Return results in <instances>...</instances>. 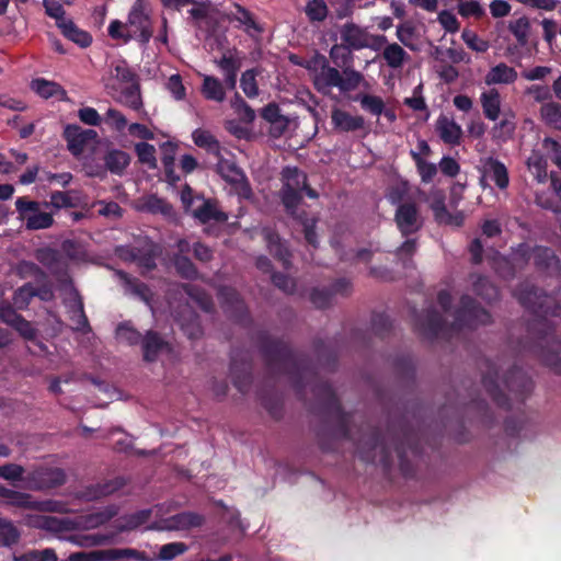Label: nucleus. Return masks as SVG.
<instances>
[{"label":"nucleus","mask_w":561,"mask_h":561,"mask_svg":"<svg viewBox=\"0 0 561 561\" xmlns=\"http://www.w3.org/2000/svg\"><path fill=\"white\" fill-rule=\"evenodd\" d=\"M256 344L267 373L273 377L288 376L299 400L306 402V387L310 385L316 399L313 412L321 420L316 432L320 449L333 451L339 440L352 439V415L343 410L332 386L318 378L310 358L267 331L257 333Z\"/></svg>","instance_id":"nucleus-1"},{"label":"nucleus","mask_w":561,"mask_h":561,"mask_svg":"<svg viewBox=\"0 0 561 561\" xmlns=\"http://www.w3.org/2000/svg\"><path fill=\"white\" fill-rule=\"evenodd\" d=\"M519 304L534 318L527 323L526 348L553 374L561 376V341L556 335L554 323L548 317H559L561 306L556 297L527 282L515 289Z\"/></svg>","instance_id":"nucleus-2"},{"label":"nucleus","mask_w":561,"mask_h":561,"mask_svg":"<svg viewBox=\"0 0 561 561\" xmlns=\"http://www.w3.org/2000/svg\"><path fill=\"white\" fill-rule=\"evenodd\" d=\"M356 451L365 462H379L385 473H389L392 468V451H394L402 476L412 478L415 469L409 456L414 458L421 456V436L404 417H400L389 422L385 434L375 426H367L356 442Z\"/></svg>","instance_id":"nucleus-3"},{"label":"nucleus","mask_w":561,"mask_h":561,"mask_svg":"<svg viewBox=\"0 0 561 561\" xmlns=\"http://www.w3.org/2000/svg\"><path fill=\"white\" fill-rule=\"evenodd\" d=\"M490 312L469 295H462L459 306L454 312V322L448 325L444 317L430 307L421 312H414V331L425 340L433 341L439 336L449 339L454 333L463 329H477L491 322Z\"/></svg>","instance_id":"nucleus-4"},{"label":"nucleus","mask_w":561,"mask_h":561,"mask_svg":"<svg viewBox=\"0 0 561 561\" xmlns=\"http://www.w3.org/2000/svg\"><path fill=\"white\" fill-rule=\"evenodd\" d=\"M282 179L280 201L289 216L296 215L298 206L302 202V192L309 198H318L317 191L308 184L307 174L297 167H285L282 171Z\"/></svg>","instance_id":"nucleus-5"},{"label":"nucleus","mask_w":561,"mask_h":561,"mask_svg":"<svg viewBox=\"0 0 561 561\" xmlns=\"http://www.w3.org/2000/svg\"><path fill=\"white\" fill-rule=\"evenodd\" d=\"M343 75L324 60L320 72L316 76L314 87L323 94H327L331 88H339L341 92H350L355 90L363 80V75L350 67L343 70Z\"/></svg>","instance_id":"nucleus-6"},{"label":"nucleus","mask_w":561,"mask_h":561,"mask_svg":"<svg viewBox=\"0 0 561 561\" xmlns=\"http://www.w3.org/2000/svg\"><path fill=\"white\" fill-rule=\"evenodd\" d=\"M216 158V172L232 187L239 197L250 199L253 196V191L244 171L234 160L226 159L221 153Z\"/></svg>","instance_id":"nucleus-7"},{"label":"nucleus","mask_w":561,"mask_h":561,"mask_svg":"<svg viewBox=\"0 0 561 561\" xmlns=\"http://www.w3.org/2000/svg\"><path fill=\"white\" fill-rule=\"evenodd\" d=\"M517 254L525 262L533 260L534 266L539 273L551 276L561 270V262L551 248L543 245L530 248L527 244H520Z\"/></svg>","instance_id":"nucleus-8"},{"label":"nucleus","mask_w":561,"mask_h":561,"mask_svg":"<svg viewBox=\"0 0 561 561\" xmlns=\"http://www.w3.org/2000/svg\"><path fill=\"white\" fill-rule=\"evenodd\" d=\"M67 477L61 468L39 466L25 476L24 484L32 491H44L61 486Z\"/></svg>","instance_id":"nucleus-9"},{"label":"nucleus","mask_w":561,"mask_h":561,"mask_svg":"<svg viewBox=\"0 0 561 561\" xmlns=\"http://www.w3.org/2000/svg\"><path fill=\"white\" fill-rule=\"evenodd\" d=\"M39 206L38 202L30 201L26 197H19L15 201L16 211L20 219L25 220L26 229L39 230L53 226V215L41 211Z\"/></svg>","instance_id":"nucleus-10"},{"label":"nucleus","mask_w":561,"mask_h":561,"mask_svg":"<svg viewBox=\"0 0 561 561\" xmlns=\"http://www.w3.org/2000/svg\"><path fill=\"white\" fill-rule=\"evenodd\" d=\"M353 289L352 282L348 278L341 277L335 279L329 287H313L309 299L318 309L329 308L335 296L347 297Z\"/></svg>","instance_id":"nucleus-11"},{"label":"nucleus","mask_w":561,"mask_h":561,"mask_svg":"<svg viewBox=\"0 0 561 561\" xmlns=\"http://www.w3.org/2000/svg\"><path fill=\"white\" fill-rule=\"evenodd\" d=\"M252 368V360L248 354H239L236 351L231 353L230 374L232 383L242 394L248 393L251 388Z\"/></svg>","instance_id":"nucleus-12"},{"label":"nucleus","mask_w":561,"mask_h":561,"mask_svg":"<svg viewBox=\"0 0 561 561\" xmlns=\"http://www.w3.org/2000/svg\"><path fill=\"white\" fill-rule=\"evenodd\" d=\"M485 370L482 374V385L491 397L493 402L504 410H511L508 397L503 392L500 386V368L496 363L485 359Z\"/></svg>","instance_id":"nucleus-13"},{"label":"nucleus","mask_w":561,"mask_h":561,"mask_svg":"<svg viewBox=\"0 0 561 561\" xmlns=\"http://www.w3.org/2000/svg\"><path fill=\"white\" fill-rule=\"evenodd\" d=\"M224 16L233 23L234 27L242 30L251 37L264 32L263 25L256 21L255 15L238 2H232L229 10L225 11Z\"/></svg>","instance_id":"nucleus-14"},{"label":"nucleus","mask_w":561,"mask_h":561,"mask_svg":"<svg viewBox=\"0 0 561 561\" xmlns=\"http://www.w3.org/2000/svg\"><path fill=\"white\" fill-rule=\"evenodd\" d=\"M503 383L519 403H524L534 390L533 379L516 365L505 374Z\"/></svg>","instance_id":"nucleus-15"},{"label":"nucleus","mask_w":561,"mask_h":561,"mask_svg":"<svg viewBox=\"0 0 561 561\" xmlns=\"http://www.w3.org/2000/svg\"><path fill=\"white\" fill-rule=\"evenodd\" d=\"M225 312L238 323L250 321V313L240 294L231 287H222L219 291Z\"/></svg>","instance_id":"nucleus-16"},{"label":"nucleus","mask_w":561,"mask_h":561,"mask_svg":"<svg viewBox=\"0 0 561 561\" xmlns=\"http://www.w3.org/2000/svg\"><path fill=\"white\" fill-rule=\"evenodd\" d=\"M394 221L403 237L417 232L423 225L417 206L412 202L402 203L398 206Z\"/></svg>","instance_id":"nucleus-17"},{"label":"nucleus","mask_w":561,"mask_h":561,"mask_svg":"<svg viewBox=\"0 0 561 561\" xmlns=\"http://www.w3.org/2000/svg\"><path fill=\"white\" fill-rule=\"evenodd\" d=\"M62 137L71 154L79 157L83 153L85 146L98 138V133L94 129H83L77 124H68L64 129Z\"/></svg>","instance_id":"nucleus-18"},{"label":"nucleus","mask_w":561,"mask_h":561,"mask_svg":"<svg viewBox=\"0 0 561 561\" xmlns=\"http://www.w3.org/2000/svg\"><path fill=\"white\" fill-rule=\"evenodd\" d=\"M342 44L351 50H360L369 46L370 35L366 28L354 22H347L340 30Z\"/></svg>","instance_id":"nucleus-19"},{"label":"nucleus","mask_w":561,"mask_h":561,"mask_svg":"<svg viewBox=\"0 0 561 561\" xmlns=\"http://www.w3.org/2000/svg\"><path fill=\"white\" fill-rule=\"evenodd\" d=\"M331 124L339 133H353L365 128V118L334 107L331 112Z\"/></svg>","instance_id":"nucleus-20"},{"label":"nucleus","mask_w":561,"mask_h":561,"mask_svg":"<svg viewBox=\"0 0 561 561\" xmlns=\"http://www.w3.org/2000/svg\"><path fill=\"white\" fill-rule=\"evenodd\" d=\"M140 344L144 360L147 363L156 362L159 354L169 347V343L161 336L160 333L153 330L146 332Z\"/></svg>","instance_id":"nucleus-21"},{"label":"nucleus","mask_w":561,"mask_h":561,"mask_svg":"<svg viewBox=\"0 0 561 561\" xmlns=\"http://www.w3.org/2000/svg\"><path fill=\"white\" fill-rule=\"evenodd\" d=\"M483 175L489 178L495 186L503 191L510 185L508 170L503 162L493 157H488L483 163Z\"/></svg>","instance_id":"nucleus-22"},{"label":"nucleus","mask_w":561,"mask_h":561,"mask_svg":"<svg viewBox=\"0 0 561 561\" xmlns=\"http://www.w3.org/2000/svg\"><path fill=\"white\" fill-rule=\"evenodd\" d=\"M436 131L445 144L460 145L462 129L453 118L442 114L436 121Z\"/></svg>","instance_id":"nucleus-23"},{"label":"nucleus","mask_w":561,"mask_h":561,"mask_svg":"<svg viewBox=\"0 0 561 561\" xmlns=\"http://www.w3.org/2000/svg\"><path fill=\"white\" fill-rule=\"evenodd\" d=\"M264 238L267 243L270 253L282 262L285 268L290 265V252L286 244L282 241L279 234L271 229L264 230Z\"/></svg>","instance_id":"nucleus-24"},{"label":"nucleus","mask_w":561,"mask_h":561,"mask_svg":"<svg viewBox=\"0 0 561 561\" xmlns=\"http://www.w3.org/2000/svg\"><path fill=\"white\" fill-rule=\"evenodd\" d=\"M517 71L507 66L505 62H500L492 67L484 77V82L488 85L493 84H510L516 81Z\"/></svg>","instance_id":"nucleus-25"},{"label":"nucleus","mask_w":561,"mask_h":561,"mask_svg":"<svg viewBox=\"0 0 561 561\" xmlns=\"http://www.w3.org/2000/svg\"><path fill=\"white\" fill-rule=\"evenodd\" d=\"M480 102L485 118L494 122L500 117L501 94L495 88L482 92L480 95Z\"/></svg>","instance_id":"nucleus-26"},{"label":"nucleus","mask_w":561,"mask_h":561,"mask_svg":"<svg viewBox=\"0 0 561 561\" xmlns=\"http://www.w3.org/2000/svg\"><path fill=\"white\" fill-rule=\"evenodd\" d=\"M193 216L202 224H208L211 220L217 222H225L228 220L227 214L219 210L214 201L204 198L203 204L193 210Z\"/></svg>","instance_id":"nucleus-27"},{"label":"nucleus","mask_w":561,"mask_h":561,"mask_svg":"<svg viewBox=\"0 0 561 561\" xmlns=\"http://www.w3.org/2000/svg\"><path fill=\"white\" fill-rule=\"evenodd\" d=\"M313 348L317 354L319 363L328 368L334 370L337 364V351L332 343H325L323 340H316Z\"/></svg>","instance_id":"nucleus-28"},{"label":"nucleus","mask_w":561,"mask_h":561,"mask_svg":"<svg viewBox=\"0 0 561 561\" xmlns=\"http://www.w3.org/2000/svg\"><path fill=\"white\" fill-rule=\"evenodd\" d=\"M192 139L197 147L205 149L209 154L219 157L221 153L220 142L209 130L197 128L192 133Z\"/></svg>","instance_id":"nucleus-29"},{"label":"nucleus","mask_w":561,"mask_h":561,"mask_svg":"<svg viewBox=\"0 0 561 561\" xmlns=\"http://www.w3.org/2000/svg\"><path fill=\"white\" fill-rule=\"evenodd\" d=\"M59 28L66 38L82 48L90 46L92 43V36L90 33L79 28L71 20L59 23Z\"/></svg>","instance_id":"nucleus-30"},{"label":"nucleus","mask_w":561,"mask_h":561,"mask_svg":"<svg viewBox=\"0 0 561 561\" xmlns=\"http://www.w3.org/2000/svg\"><path fill=\"white\" fill-rule=\"evenodd\" d=\"M37 261L46 266L53 274H58L64 268V261L60 253L51 248H43L36 251Z\"/></svg>","instance_id":"nucleus-31"},{"label":"nucleus","mask_w":561,"mask_h":561,"mask_svg":"<svg viewBox=\"0 0 561 561\" xmlns=\"http://www.w3.org/2000/svg\"><path fill=\"white\" fill-rule=\"evenodd\" d=\"M201 91L204 98L209 101L222 102L226 99L224 84L214 76H204Z\"/></svg>","instance_id":"nucleus-32"},{"label":"nucleus","mask_w":561,"mask_h":561,"mask_svg":"<svg viewBox=\"0 0 561 561\" xmlns=\"http://www.w3.org/2000/svg\"><path fill=\"white\" fill-rule=\"evenodd\" d=\"M31 87L43 99L53 96H60L62 99L66 96V90L59 83L43 78L34 79Z\"/></svg>","instance_id":"nucleus-33"},{"label":"nucleus","mask_w":561,"mask_h":561,"mask_svg":"<svg viewBox=\"0 0 561 561\" xmlns=\"http://www.w3.org/2000/svg\"><path fill=\"white\" fill-rule=\"evenodd\" d=\"M71 312L72 316L70 317V319L76 324L73 329L84 334L90 333L92 329L90 327L88 317L84 312L82 297L78 293L75 296L73 304L71 306Z\"/></svg>","instance_id":"nucleus-34"},{"label":"nucleus","mask_w":561,"mask_h":561,"mask_svg":"<svg viewBox=\"0 0 561 561\" xmlns=\"http://www.w3.org/2000/svg\"><path fill=\"white\" fill-rule=\"evenodd\" d=\"M104 162L110 172L122 174L130 162V156L123 150L112 149L105 154Z\"/></svg>","instance_id":"nucleus-35"},{"label":"nucleus","mask_w":561,"mask_h":561,"mask_svg":"<svg viewBox=\"0 0 561 561\" xmlns=\"http://www.w3.org/2000/svg\"><path fill=\"white\" fill-rule=\"evenodd\" d=\"M170 522L173 528L185 530L201 527L204 524L205 519L198 513L181 512L179 514L173 515L170 518Z\"/></svg>","instance_id":"nucleus-36"},{"label":"nucleus","mask_w":561,"mask_h":561,"mask_svg":"<svg viewBox=\"0 0 561 561\" xmlns=\"http://www.w3.org/2000/svg\"><path fill=\"white\" fill-rule=\"evenodd\" d=\"M530 21L527 16H520L508 23V31L514 35L518 46L525 47L529 43Z\"/></svg>","instance_id":"nucleus-37"},{"label":"nucleus","mask_w":561,"mask_h":561,"mask_svg":"<svg viewBox=\"0 0 561 561\" xmlns=\"http://www.w3.org/2000/svg\"><path fill=\"white\" fill-rule=\"evenodd\" d=\"M77 192L71 191H54L50 193L49 203H45L46 206H51L55 209L59 210L62 208H76L79 206V201L76 197Z\"/></svg>","instance_id":"nucleus-38"},{"label":"nucleus","mask_w":561,"mask_h":561,"mask_svg":"<svg viewBox=\"0 0 561 561\" xmlns=\"http://www.w3.org/2000/svg\"><path fill=\"white\" fill-rule=\"evenodd\" d=\"M4 500L7 504L19 508L39 510L42 506V503L34 501L31 494L11 489L8 490Z\"/></svg>","instance_id":"nucleus-39"},{"label":"nucleus","mask_w":561,"mask_h":561,"mask_svg":"<svg viewBox=\"0 0 561 561\" xmlns=\"http://www.w3.org/2000/svg\"><path fill=\"white\" fill-rule=\"evenodd\" d=\"M473 293L482 299L491 302L499 297V289L491 280L482 275L477 276L472 283Z\"/></svg>","instance_id":"nucleus-40"},{"label":"nucleus","mask_w":561,"mask_h":561,"mask_svg":"<svg viewBox=\"0 0 561 561\" xmlns=\"http://www.w3.org/2000/svg\"><path fill=\"white\" fill-rule=\"evenodd\" d=\"M408 57V53L397 43L387 44L382 51L387 66L393 69L402 67Z\"/></svg>","instance_id":"nucleus-41"},{"label":"nucleus","mask_w":561,"mask_h":561,"mask_svg":"<svg viewBox=\"0 0 561 561\" xmlns=\"http://www.w3.org/2000/svg\"><path fill=\"white\" fill-rule=\"evenodd\" d=\"M172 262L182 278L194 280L198 277V270L187 255L173 254Z\"/></svg>","instance_id":"nucleus-42"},{"label":"nucleus","mask_w":561,"mask_h":561,"mask_svg":"<svg viewBox=\"0 0 561 561\" xmlns=\"http://www.w3.org/2000/svg\"><path fill=\"white\" fill-rule=\"evenodd\" d=\"M540 115L548 126L561 130V104L552 101L543 103Z\"/></svg>","instance_id":"nucleus-43"},{"label":"nucleus","mask_w":561,"mask_h":561,"mask_svg":"<svg viewBox=\"0 0 561 561\" xmlns=\"http://www.w3.org/2000/svg\"><path fill=\"white\" fill-rule=\"evenodd\" d=\"M37 295H39L37 288L32 283H26L13 293L12 304L16 309L24 310Z\"/></svg>","instance_id":"nucleus-44"},{"label":"nucleus","mask_w":561,"mask_h":561,"mask_svg":"<svg viewBox=\"0 0 561 561\" xmlns=\"http://www.w3.org/2000/svg\"><path fill=\"white\" fill-rule=\"evenodd\" d=\"M121 102L134 111L142 107L139 82H133L121 91Z\"/></svg>","instance_id":"nucleus-45"},{"label":"nucleus","mask_w":561,"mask_h":561,"mask_svg":"<svg viewBox=\"0 0 561 561\" xmlns=\"http://www.w3.org/2000/svg\"><path fill=\"white\" fill-rule=\"evenodd\" d=\"M21 533L10 519L0 517V543L12 547L20 540Z\"/></svg>","instance_id":"nucleus-46"},{"label":"nucleus","mask_w":561,"mask_h":561,"mask_svg":"<svg viewBox=\"0 0 561 561\" xmlns=\"http://www.w3.org/2000/svg\"><path fill=\"white\" fill-rule=\"evenodd\" d=\"M75 522L68 517L43 516L39 526L53 533L69 531L75 528Z\"/></svg>","instance_id":"nucleus-47"},{"label":"nucleus","mask_w":561,"mask_h":561,"mask_svg":"<svg viewBox=\"0 0 561 561\" xmlns=\"http://www.w3.org/2000/svg\"><path fill=\"white\" fill-rule=\"evenodd\" d=\"M157 254L158 253L153 249V247H150L148 249L133 248L130 250V257L133 259V261L137 262L139 266L145 267L147 270L156 268Z\"/></svg>","instance_id":"nucleus-48"},{"label":"nucleus","mask_w":561,"mask_h":561,"mask_svg":"<svg viewBox=\"0 0 561 561\" xmlns=\"http://www.w3.org/2000/svg\"><path fill=\"white\" fill-rule=\"evenodd\" d=\"M126 483H127V480L124 477H116L112 480H107L102 483H98L94 486H92L93 493L91 494V496L93 499L107 496V495L121 490L123 486L126 485Z\"/></svg>","instance_id":"nucleus-49"},{"label":"nucleus","mask_w":561,"mask_h":561,"mask_svg":"<svg viewBox=\"0 0 561 561\" xmlns=\"http://www.w3.org/2000/svg\"><path fill=\"white\" fill-rule=\"evenodd\" d=\"M410 156L416 165V169L421 176L422 182L423 183L432 182L433 179L435 178V175L437 174L436 164H434L432 162H427L422 157H420V153L415 152L414 150L410 151Z\"/></svg>","instance_id":"nucleus-50"},{"label":"nucleus","mask_w":561,"mask_h":561,"mask_svg":"<svg viewBox=\"0 0 561 561\" xmlns=\"http://www.w3.org/2000/svg\"><path fill=\"white\" fill-rule=\"evenodd\" d=\"M295 219H298L300 224L302 225V231L305 236V240L308 244H310L313 248H317L318 245V236L316 231L317 226V219L316 218H308L306 211H301L298 214L296 213L295 216H291Z\"/></svg>","instance_id":"nucleus-51"},{"label":"nucleus","mask_w":561,"mask_h":561,"mask_svg":"<svg viewBox=\"0 0 561 561\" xmlns=\"http://www.w3.org/2000/svg\"><path fill=\"white\" fill-rule=\"evenodd\" d=\"M181 328L190 340H196L203 335L199 316L193 310H188L187 319L181 320Z\"/></svg>","instance_id":"nucleus-52"},{"label":"nucleus","mask_w":561,"mask_h":561,"mask_svg":"<svg viewBox=\"0 0 561 561\" xmlns=\"http://www.w3.org/2000/svg\"><path fill=\"white\" fill-rule=\"evenodd\" d=\"M141 333L130 325V322H122L116 328L117 340L125 342L126 344L134 346L140 344L142 340Z\"/></svg>","instance_id":"nucleus-53"},{"label":"nucleus","mask_w":561,"mask_h":561,"mask_svg":"<svg viewBox=\"0 0 561 561\" xmlns=\"http://www.w3.org/2000/svg\"><path fill=\"white\" fill-rule=\"evenodd\" d=\"M305 13L310 22H322L327 19L329 10L324 0L308 1Z\"/></svg>","instance_id":"nucleus-54"},{"label":"nucleus","mask_w":561,"mask_h":561,"mask_svg":"<svg viewBox=\"0 0 561 561\" xmlns=\"http://www.w3.org/2000/svg\"><path fill=\"white\" fill-rule=\"evenodd\" d=\"M257 70L248 69L245 70L240 79V87L243 93L249 98L253 99L259 95V87L256 82Z\"/></svg>","instance_id":"nucleus-55"},{"label":"nucleus","mask_w":561,"mask_h":561,"mask_svg":"<svg viewBox=\"0 0 561 561\" xmlns=\"http://www.w3.org/2000/svg\"><path fill=\"white\" fill-rule=\"evenodd\" d=\"M371 329L377 336L383 339L390 334L392 322L386 313L375 312L371 316Z\"/></svg>","instance_id":"nucleus-56"},{"label":"nucleus","mask_w":561,"mask_h":561,"mask_svg":"<svg viewBox=\"0 0 561 561\" xmlns=\"http://www.w3.org/2000/svg\"><path fill=\"white\" fill-rule=\"evenodd\" d=\"M364 111L371 115L379 116L383 113L385 102L380 96L363 94L357 98Z\"/></svg>","instance_id":"nucleus-57"},{"label":"nucleus","mask_w":561,"mask_h":561,"mask_svg":"<svg viewBox=\"0 0 561 561\" xmlns=\"http://www.w3.org/2000/svg\"><path fill=\"white\" fill-rule=\"evenodd\" d=\"M261 116L266 122L273 125H280L284 129L287 126L288 119L280 113L278 104L272 102L262 108Z\"/></svg>","instance_id":"nucleus-58"},{"label":"nucleus","mask_w":561,"mask_h":561,"mask_svg":"<svg viewBox=\"0 0 561 561\" xmlns=\"http://www.w3.org/2000/svg\"><path fill=\"white\" fill-rule=\"evenodd\" d=\"M103 556L107 560H121V559H135L139 561H148V559L145 557L144 552H140L135 549L130 548H113L103 551Z\"/></svg>","instance_id":"nucleus-59"},{"label":"nucleus","mask_w":561,"mask_h":561,"mask_svg":"<svg viewBox=\"0 0 561 561\" xmlns=\"http://www.w3.org/2000/svg\"><path fill=\"white\" fill-rule=\"evenodd\" d=\"M231 107L245 123H252L255 118L254 110L243 100V98L236 92L231 99Z\"/></svg>","instance_id":"nucleus-60"},{"label":"nucleus","mask_w":561,"mask_h":561,"mask_svg":"<svg viewBox=\"0 0 561 561\" xmlns=\"http://www.w3.org/2000/svg\"><path fill=\"white\" fill-rule=\"evenodd\" d=\"M188 547L186 543L181 541H174L169 542L163 546H161L158 559L161 561H171L175 559L176 557L185 553L187 551Z\"/></svg>","instance_id":"nucleus-61"},{"label":"nucleus","mask_w":561,"mask_h":561,"mask_svg":"<svg viewBox=\"0 0 561 561\" xmlns=\"http://www.w3.org/2000/svg\"><path fill=\"white\" fill-rule=\"evenodd\" d=\"M458 13L465 18L482 19L485 15V10L482 8L478 0H463L457 5Z\"/></svg>","instance_id":"nucleus-62"},{"label":"nucleus","mask_w":561,"mask_h":561,"mask_svg":"<svg viewBox=\"0 0 561 561\" xmlns=\"http://www.w3.org/2000/svg\"><path fill=\"white\" fill-rule=\"evenodd\" d=\"M139 162L147 164L150 169L157 168L156 148L148 142H139L135 146Z\"/></svg>","instance_id":"nucleus-63"},{"label":"nucleus","mask_w":561,"mask_h":561,"mask_svg":"<svg viewBox=\"0 0 561 561\" xmlns=\"http://www.w3.org/2000/svg\"><path fill=\"white\" fill-rule=\"evenodd\" d=\"M23 318L16 312L13 304L5 299L0 300V321L13 328Z\"/></svg>","instance_id":"nucleus-64"}]
</instances>
